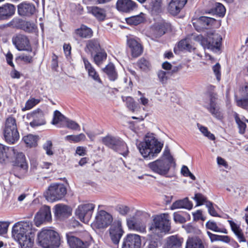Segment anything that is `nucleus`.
<instances>
[{
  "label": "nucleus",
  "instance_id": "47",
  "mask_svg": "<svg viewBox=\"0 0 248 248\" xmlns=\"http://www.w3.org/2000/svg\"><path fill=\"white\" fill-rule=\"evenodd\" d=\"M37 137L33 135H28L24 137L23 140L26 144L30 147L35 146L37 145Z\"/></svg>",
  "mask_w": 248,
  "mask_h": 248
},
{
  "label": "nucleus",
  "instance_id": "48",
  "mask_svg": "<svg viewBox=\"0 0 248 248\" xmlns=\"http://www.w3.org/2000/svg\"><path fill=\"white\" fill-rule=\"evenodd\" d=\"M66 118L64 117L59 111L55 110L54 112L53 119L52 124L54 125L58 124L62 122L65 123Z\"/></svg>",
  "mask_w": 248,
  "mask_h": 248
},
{
  "label": "nucleus",
  "instance_id": "42",
  "mask_svg": "<svg viewBox=\"0 0 248 248\" xmlns=\"http://www.w3.org/2000/svg\"><path fill=\"white\" fill-rule=\"evenodd\" d=\"M145 20L144 14L141 13L140 14L132 16L126 19V22L128 24L137 25Z\"/></svg>",
  "mask_w": 248,
  "mask_h": 248
},
{
  "label": "nucleus",
  "instance_id": "25",
  "mask_svg": "<svg viewBox=\"0 0 248 248\" xmlns=\"http://www.w3.org/2000/svg\"><path fill=\"white\" fill-rule=\"evenodd\" d=\"M16 149L13 147H7L0 143V158L5 160L7 158H13L18 153Z\"/></svg>",
  "mask_w": 248,
  "mask_h": 248
},
{
  "label": "nucleus",
  "instance_id": "4",
  "mask_svg": "<svg viewBox=\"0 0 248 248\" xmlns=\"http://www.w3.org/2000/svg\"><path fill=\"white\" fill-rule=\"evenodd\" d=\"M175 163L173 157L164 155L148 164L147 167L154 172L161 176H166Z\"/></svg>",
  "mask_w": 248,
  "mask_h": 248
},
{
  "label": "nucleus",
  "instance_id": "26",
  "mask_svg": "<svg viewBox=\"0 0 248 248\" xmlns=\"http://www.w3.org/2000/svg\"><path fill=\"white\" fill-rule=\"evenodd\" d=\"M243 96L236 98V105L243 108L248 109V83H245L241 88Z\"/></svg>",
  "mask_w": 248,
  "mask_h": 248
},
{
  "label": "nucleus",
  "instance_id": "39",
  "mask_svg": "<svg viewBox=\"0 0 248 248\" xmlns=\"http://www.w3.org/2000/svg\"><path fill=\"white\" fill-rule=\"evenodd\" d=\"M209 111L212 115L218 120H221L223 118V115L221 111L216 106L215 102L211 100L209 107H207Z\"/></svg>",
  "mask_w": 248,
  "mask_h": 248
},
{
  "label": "nucleus",
  "instance_id": "8",
  "mask_svg": "<svg viewBox=\"0 0 248 248\" xmlns=\"http://www.w3.org/2000/svg\"><path fill=\"white\" fill-rule=\"evenodd\" d=\"M85 237L81 239L73 232L66 233V237L67 243L70 248H87L90 245L92 237L87 232H84Z\"/></svg>",
  "mask_w": 248,
  "mask_h": 248
},
{
  "label": "nucleus",
  "instance_id": "45",
  "mask_svg": "<svg viewBox=\"0 0 248 248\" xmlns=\"http://www.w3.org/2000/svg\"><path fill=\"white\" fill-rule=\"evenodd\" d=\"M107 53L104 50L98 51L93 57V60L95 63L97 65H100L107 59Z\"/></svg>",
  "mask_w": 248,
  "mask_h": 248
},
{
  "label": "nucleus",
  "instance_id": "63",
  "mask_svg": "<svg viewBox=\"0 0 248 248\" xmlns=\"http://www.w3.org/2000/svg\"><path fill=\"white\" fill-rule=\"evenodd\" d=\"M9 223L7 222H1L0 221V235L6 233Z\"/></svg>",
  "mask_w": 248,
  "mask_h": 248
},
{
  "label": "nucleus",
  "instance_id": "36",
  "mask_svg": "<svg viewBox=\"0 0 248 248\" xmlns=\"http://www.w3.org/2000/svg\"><path fill=\"white\" fill-rule=\"evenodd\" d=\"M103 70L108 76V77L110 80L115 81L117 79L118 74L113 63H110L108 64L103 69Z\"/></svg>",
  "mask_w": 248,
  "mask_h": 248
},
{
  "label": "nucleus",
  "instance_id": "31",
  "mask_svg": "<svg viewBox=\"0 0 248 248\" xmlns=\"http://www.w3.org/2000/svg\"><path fill=\"white\" fill-rule=\"evenodd\" d=\"M192 207L193 204L191 202L189 201L187 198H185L174 202L171 206V209L174 210L179 208H185L190 210L192 208Z\"/></svg>",
  "mask_w": 248,
  "mask_h": 248
},
{
  "label": "nucleus",
  "instance_id": "38",
  "mask_svg": "<svg viewBox=\"0 0 248 248\" xmlns=\"http://www.w3.org/2000/svg\"><path fill=\"white\" fill-rule=\"evenodd\" d=\"M148 7L152 14L157 15L161 12L162 1L152 0L149 3Z\"/></svg>",
  "mask_w": 248,
  "mask_h": 248
},
{
  "label": "nucleus",
  "instance_id": "28",
  "mask_svg": "<svg viewBox=\"0 0 248 248\" xmlns=\"http://www.w3.org/2000/svg\"><path fill=\"white\" fill-rule=\"evenodd\" d=\"M71 214V209L67 205L57 204L54 207V215L59 219L69 216Z\"/></svg>",
  "mask_w": 248,
  "mask_h": 248
},
{
  "label": "nucleus",
  "instance_id": "46",
  "mask_svg": "<svg viewBox=\"0 0 248 248\" xmlns=\"http://www.w3.org/2000/svg\"><path fill=\"white\" fill-rule=\"evenodd\" d=\"M122 100L125 103L128 109L132 112H134L136 108V105L134 99L130 96H122Z\"/></svg>",
  "mask_w": 248,
  "mask_h": 248
},
{
  "label": "nucleus",
  "instance_id": "44",
  "mask_svg": "<svg viewBox=\"0 0 248 248\" xmlns=\"http://www.w3.org/2000/svg\"><path fill=\"white\" fill-rule=\"evenodd\" d=\"M64 140L70 142L77 143L86 140V136L83 133L77 135H68L65 137Z\"/></svg>",
  "mask_w": 248,
  "mask_h": 248
},
{
  "label": "nucleus",
  "instance_id": "58",
  "mask_svg": "<svg viewBox=\"0 0 248 248\" xmlns=\"http://www.w3.org/2000/svg\"><path fill=\"white\" fill-rule=\"evenodd\" d=\"M205 206L208 209L209 214L213 217H219L215 209L214 208L213 203L210 202H206Z\"/></svg>",
  "mask_w": 248,
  "mask_h": 248
},
{
  "label": "nucleus",
  "instance_id": "17",
  "mask_svg": "<svg viewBox=\"0 0 248 248\" xmlns=\"http://www.w3.org/2000/svg\"><path fill=\"white\" fill-rule=\"evenodd\" d=\"M141 237L135 233H129L124 238L122 248H141Z\"/></svg>",
  "mask_w": 248,
  "mask_h": 248
},
{
  "label": "nucleus",
  "instance_id": "21",
  "mask_svg": "<svg viewBox=\"0 0 248 248\" xmlns=\"http://www.w3.org/2000/svg\"><path fill=\"white\" fill-rule=\"evenodd\" d=\"M15 11L16 7L12 4L6 3L0 6V20L10 18L15 14Z\"/></svg>",
  "mask_w": 248,
  "mask_h": 248
},
{
  "label": "nucleus",
  "instance_id": "52",
  "mask_svg": "<svg viewBox=\"0 0 248 248\" xmlns=\"http://www.w3.org/2000/svg\"><path fill=\"white\" fill-rule=\"evenodd\" d=\"M21 29L28 32H33L35 31L36 26L33 23L24 21Z\"/></svg>",
  "mask_w": 248,
  "mask_h": 248
},
{
  "label": "nucleus",
  "instance_id": "34",
  "mask_svg": "<svg viewBox=\"0 0 248 248\" xmlns=\"http://www.w3.org/2000/svg\"><path fill=\"white\" fill-rule=\"evenodd\" d=\"M197 22L201 25V28L208 29L214 25L217 20L212 17L203 16L198 19Z\"/></svg>",
  "mask_w": 248,
  "mask_h": 248
},
{
  "label": "nucleus",
  "instance_id": "50",
  "mask_svg": "<svg viewBox=\"0 0 248 248\" xmlns=\"http://www.w3.org/2000/svg\"><path fill=\"white\" fill-rule=\"evenodd\" d=\"M193 199L196 202V206H200L203 204H205L206 202H210L207 201L206 198L201 193H196L195 194Z\"/></svg>",
  "mask_w": 248,
  "mask_h": 248
},
{
  "label": "nucleus",
  "instance_id": "23",
  "mask_svg": "<svg viewBox=\"0 0 248 248\" xmlns=\"http://www.w3.org/2000/svg\"><path fill=\"white\" fill-rule=\"evenodd\" d=\"M116 6L118 11L127 13L134 10L136 4L131 0H118Z\"/></svg>",
  "mask_w": 248,
  "mask_h": 248
},
{
  "label": "nucleus",
  "instance_id": "62",
  "mask_svg": "<svg viewBox=\"0 0 248 248\" xmlns=\"http://www.w3.org/2000/svg\"><path fill=\"white\" fill-rule=\"evenodd\" d=\"M138 93L140 95V98L138 99L140 103L145 107H147L149 104V99L145 97L140 91H138Z\"/></svg>",
  "mask_w": 248,
  "mask_h": 248
},
{
  "label": "nucleus",
  "instance_id": "51",
  "mask_svg": "<svg viewBox=\"0 0 248 248\" xmlns=\"http://www.w3.org/2000/svg\"><path fill=\"white\" fill-rule=\"evenodd\" d=\"M34 55V53H33V55L23 53L18 56L16 60H20L26 64L31 63L33 62V57Z\"/></svg>",
  "mask_w": 248,
  "mask_h": 248
},
{
  "label": "nucleus",
  "instance_id": "53",
  "mask_svg": "<svg viewBox=\"0 0 248 248\" xmlns=\"http://www.w3.org/2000/svg\"><path fill=\"white\" fill-rule=\"evenodd\" d=\"M66 126L71 129L79 131L80 127L79 125L76 122L69 119H65Z\"/></svg>",
  "mask_w": 248,
  "mask_h": 248
},
{
  "label": "nucleus",
  "instance_id": "30",
  "mask_svg": "<svg viewBox=\"0 0 248 248\" xmlns=\"http://www.w3.org/2000/svg\"><path fill=\"white\" fill-rule=\"evenodd\" d=\"M101 50L99 42L97 39L88 40L86 43L85 51L91 54L96 53Z\"/></svg>",
  "mask_w": 248,
  "mask_h": 248
},
{
  "label": "nucleus",
  "instance_id": "60",
  "mask_svg": "<svg viewBox=\"0 0 248 248\" xmlns=\"http://www.w3.org/2000/svg\"><path fill=\"white\" fill-rule=\"evenodd\" d=\"M24 21L20 18H14L11 21V25L15 28L17 29H22Z\"/></svg>",
  "mask_w": 248,
  "mask_h": 248
},
{
  "label": "nucleus",
  "instance_id": "3",
  "mask_svg": "<svg viewBox=\"0 0 248 248\" xmlns=\"http://www.w3.org/2000/svg\"><path fill=\"white\" fill-rule=\"evenodd\" d=\"M37 243L43 248H58L61 245L60 236L53 230L43 229L38 233Z\"/></svg>",
  "mask_w": 248,
  "mask_h": 248
},
{
  "label": "nucleus",
  "instance_id": "13",
  "mask_svg": "<svg viewBox=\"0 0 248 248\" xmlns=\"http://www.w3.org/2000/svg\"><path fill=\"white\" fill-rule=\"evenodd\" d=\"M12 42L19 51H32V47L28 37L22 34H16L12 38Z\"/></svg>",
  "mask_w": 248,
  "mask_h": 248
},
{
  "label": "nucleus",
  "instance_id": "16",
  "mask_svg": "<svg viewBox=\"0 0 248 248\" xmlns=\"http://www.w3.org/2000/svg\"><path fill=\"white\" fill-rule=\"evenodd\" d=\"M36 11V7L32 3L24 1L17 5V13L23 17H30L35 14Z\"/></svg>",
  "mask_w": 248,
  "mask_h": 248
},
{
  "label": "nucleus",
  "instance_id": "7",
  "mask_svg": "<svg viewBox=\"0 0 248 248\" xmlns=\"http://www.w3.org/2000/svg\"><path fill=\"white\" fill-rule=\"evenodd\" d=\"M67 193L65 186L62 184H52L44 192L46 200L50 202H54L62 199Z\"/></svg>",
  "mask_w": 248,
  "mask_h": 248
},
{
  "label": "nucleus",
  "instance_id": "15",
  "mask_svg": "<svg viewBox=\"0 0 248 248\" xmlns=\"http://www.w3.org/2000/svg\"><path fill=\"white\" fill-rule=\"evenodd\" d=\"M51 218L50 207L47 205H44L35 215L34 219V223L36 226L39 227L44 222L50 221Z\"/></svg>",
  "mask_w": 248,
  "mask_h": 248
},
{
  "label": "nucleus",
  "instance_id": "43",
  "mask_svg": "<svg viewBox=\"0 0 248 248\" xmlns=\"http://www.w3.org/2000/svg\"><path fill=\"white\" fill-rule=\"evenodd\" d=\"M212 12L219 17H223L225 14L226 9L222 4L216 2L212 9Z\"/></svg>",
  "mask_w": 248,
  "mask_h": 248
},
{
  "label": "nucleus",
  "instance_id": "54",
  "mask_svg": "<svg viewBox=\"0 0 248 248\" xmlns=\"http://www.w3.org/2000/svg\"><path fill=\"white\" fill-rule=\"evenodd\" d=\"M139 67L143 71H148L150 67V64L148 61L144 58L140 59L138 62Z\"/></svg>",
  "mask_w": 248,
  "mask_h": 248
},
{
  "label": "nucleus",
  "instance_id": "10",
  "mask_svg": "<svg viewBox=\"0 0 248 248\" xmlns=\"http://www.w3.org/2000/svg\"><path fill=\"white\" fill-rule=\"evenodd\" d=\"M170 229L169 217L168 214H163L156 216L154 219V223L150 227V230L155 233L159 232H168Z\"/></svg>",
  "mask_w": 248,
  "mask_h": 248
},
{
  "label": "nucleus",
  "instance_id": "40",
  "mask_svg": "<svg viewBox=\"0 0 248 248\" xmlns=\"http://www.w3.org/2000/svg\"><path fill=\"white\" fill-rule=\"evenodd\" d=\"M178 48L181 51H187L191 52L194 48L191 44L190 40L186 38L181 40L178 44Z\"/></svg>",
  "mask_w": 248,
  "mask_h": 248
},
{
  "label": "nucleus",
  "instance_id": "41",
  "mask_svg": "<svg viewBox=\"0 0 248 248\" xmlns=\"http://www.w3.org/2000/svg\"><path fill=\"white\" fill-rule=\"evenodd\" d=\"M207 229L210 230L213 232H221L225 234L228 233L227 230L224 228H219L216 222L214 221H208L205 224Z\"/></svg>",
  "mask_w": 248,
  "mask_h": 248
},
{
  "label": "nucleus",
  "instance_id": "24",
  "mask_svg": "<svg viewBox=\"0 0 248 248\" xmlns=\"http://www.w3.org/2000/svg\"><path fill=\"white\" fill-rule=\"evenodd\" d=\"M127 224L128 228L131 230L140 232H145V225L135 217L127 219Z\"/></svg>",
  "mask_w": 248,
  "mask_h": 248
},
{
  "label": "nucleus",
  "instance_id": "49",
  "mask_svg": "<svg viewBox=\"0 0 248 248\" xmlns=\"http://www.w3.org/2000/svg\"><path fill=\"white\" fill-rule=\"evenodd\" d=\"M197 126L200 132L205 137L211 140L215 139V136L208 131V128L201 124L197 123Z\"/></svg>",
  "mask_w": 248,
  "mask_h": 248
},
{
  "label": "nucleus",
  "instance_id": "14",
  "mask_svg": "<svg viewBox=\"0 0 248 248\" xmlns=\"http://www.w3.org/2000/svg\"><path fill=\"white\" fill-rule=\"evenodd\" d=\"M112 216L104 210H99L96 213L93 224L98 229L104 228L112 223Z\"/></svg>",
  "mask_w": 248,
  "mask_h": 248
},
{
  "label": "nucleus",
  "instance_id": "37",
  "mask_svg": "<svg viewBox=\"0 0 248 248\" xmlns=\"http://www.w3.org/2000/svg\"><path fill=\"white\" fill-rule=\"evenodd\" d=\"M183 241L182 238L178 237L176 235H172L168 238V248H181Z\"/></svg>",
  "mask_w": 248,
  "mask_h": 248
},
{
  "label": "nucleus",
  "instance_id": "12",
  "mask_svg": "<svg viewBox=\"0 0 248 248\" xmlns=\"http://www.w3.org/2000/svg\"><path fill=\"white\" fill-rule=\"evenodd\" d=\"M95 205L92 203L82 204L76 210V215L80 220L88 223L91 218Z\"/></svg>",
  "mask_w": 248,
  "mask_h": 248
},
{
  "label": "nucleus",
  "instance_id": "33",
  "mask_svg": "<svg viewBox=\"0 0 248 248\" xmlns=\"http://www.w3.org/2000/svg\"><path fill=\"white\" fill-rule=\"evenodd\" d=\"M75 32L77 35L83 38H89L92 37L93 35L92 30L84 25L76 29Z\"/></svg>",
  "mask_w": 248,
  "mask_h": 248
},
{
  "label": "nucleus",
  "instance_id": "1",
  "mask_svg": "<svg viewBox=\"0 0 248 248\" xmlns=\"http://www.w3.org/2000/svg\"><path fill=\"white\" fill-rule=\"evenodd\" d=\"M32 224L30 221H19L13 226L12 235L21 248H31L34 235L31 232Z\"/></svg>",
  "mask_w": 248,
  "mask_h": 248
},
{
  "label": "nucleus",
  "instance_id": "56",
  "mask_svg": "<svg viewBox=\"0 0 248 248\" xmlns=\"http://www.w3.org/2000/svg\"><path fill=\"white\" fill-rule=\"evenodd\" d=\"M40 102V100L38 99H36L34 98H31L28 100L25 104V107L24 108H23V110H29L32 108L34 106L38 104Z\"/></svg>",
  "mask_w": 248,
  "mask_h": 248
},
{
  "label": "nucleus",
  "instance_id": "59",
  "mask_svg": "<svg viewBox=\"0 0 248 248\" xmlns=\"http://www.w3.org/2000/svg\"><path fill=\"white\" fill-rule=\"evenodd\" d=\"M116 209L117 211L122 215L127 214L130 211V208L128 206L123 204L118 205Z\"/></svg>",
  "mask_w": 248,
  "mask_h": 248
},
{
  "label": "nucleus",
  "instance_id": "64",
  "mask_svg": "<svg viewBox=\"0 0 248 248\" xmlns=\"http://www.w3.org/2000/svg\"><path fill=\"white\" fill-rule=\"evenodd\" d=\"M173 219L175 222L180 223H183L186 221L185 218L180 214L174 213L173 214Z\"/></svg>",
  "mask_w": 248,
  "mask_h": 248
},
{
  "label": "nucleus",
  "instance_id": "57",
  "mask_svg": "<svg viewBox=\"0 0 248 248\" xmlns=\"http://www.w3.org/2000/svg\"><path fill=\"white\" fill-rule=\"evenodd\" d=\"M212 70L218 82L221 79V67L218 63H217L212 67Z\"/></svg>",
  "mask_w": 248,
  "mask_h": 248
},
{
  "label": "nucleus",
  "instance_id": "2",
  "mask_svg": "<svg viewBox=\"0 0 248 248\" xmlns=\"http://www.w3.org/2000/svg\"><path fill=\"white\" fill-rule=\"evenodd\" d=\"M163 144L152 135H147L143 141L137 144V147L144 159H153L161 152Z\"/></svg>",
  "mask_w": 248,
  "mask_h": 248
},
{
  "label": "nucleus",
  "instance_id": "20",
  "mask_svg": "<svg viewBox=\"0 0 248 248\" xmlns=\"http://www.w3.org/2000/svg\"><path fill=\"white\" fill-rule=\"evenodd\" d=\"M127 44L130 49L133 57H138L141 54L143 51L142 47L136 39L132 37L127 38Z\"/></svg>",
  "mask_w": 248,
  "mask_h": 248
},
{
  "label": "nucleus",
  "instance_id": "5",
  "mask_svg": "<svg viewBox=\"0 0 248 248\" xmlns=\"http://www.w3.org/2000/svg\"><path fill=\"white\" fill-rule=\"evenodd\" d=\"M103 143L114 151L126 157L129 151L125 142L121 138L111 135L103 137L102 140Z\"/></svg>",
  "mask_w": 248,
  "mask_h": 248
},
{
  "label": "nucleus",
  "instance_id": "55",
  "mask_svg": "<svg viewBox=\"0 0 248 248\" xmlns=\"http://www.w3.org/2000/svg\"><path fill=\"white\" fill-rule=\"evenodd\" d=\"M52 142L51 140H47L43 145V148L46 151V154L48 155L53 154L52 151Z\"/></svg>",
  "mask_w": 248,
  "mask_h": 248
},
{
  "label": "nucleus",
  "instance_id": "35",
  "mask_svg": "<svg viewBox=\"0 0 248 248\" xmlns=\"http://www.w3.org/2000/svg\"><path fill=\"white\" fill-rule=\"evenodd\" d=\"M235 121L239 129V133L244 134L245 132H248V120L245 118L240 119L237 113L234 114Z\"/></svg>",
  "mask_w": 248,
  "mask_h": 248
},
{
  "label": "nucleus",
  "instance_id": "11",
  "mask_svg": "<svg viewBox=\"0 0 248 248\" xmlns=\"http://www.w3.org/2000/svg\"><path fill=\"white\" fill-rule=\"evenodd\" d=\"M15 165L14 168L15 175L19 178L24 177L28 171V166L24 155L21 152H18L16 155Z\"/></svg>",
  "mask_w": 248,
  "mask_h": 248
},
{
  "label": "nucleus",
  "instance_id": "9",
  "mask_svg": "<svg viewBox=\"0 0 248 248\" xmlns=\"http://www.w3.org/2000/svg\"><path fill=\"white\" fill-rule=\"evenodd\" d=\"M4 136L5 140L12 144L14 143L19 139V135L15 118L8 117L6 119L4 129Z\"/></svg>",
  "mask_w": 248,
  "mask_h": 248
},
{
  "label": "nucleus",
  "instance_id": "18",
  "mask_svg": "<svg viewBox=\"0 0 248 248\" xmlns=\"http://www.w3.org/2000/svg\"><path fill=\"white\" fill-rule=\"evenodd\" d=\"M171 30L170 23L162 20L155 23L153 26V35L156 38H160Z\"/></svg>",
  "mask_w": 248,
  "mask_h": 248
},
{
  "label": "nucleus",
  "instance_id": "6",
  "mask_svg": "<svg viewBox=\"0 0 248 248\" xmlns=\"http://www.w3.org/2000/svg\"><path fill=\"white\" fill-rule=\"evenodd\" d=\"M195 40L198 41L204 48L214 50H219L222 37L219 34L213 32L208 34L206 38H204L202 35H199L196 37Z\"/></svg>",
  "mask_w": 248,
  "mask_h": 248
},
{
  "label": "nucleus",
  "instance_id": "32",
  "mask_svg": "<svg viewBox=\"0 0 248 248\" xmlns=\"http://www.w3.org/2000/svg\"><path fill=\"white\" fill-rule=\"evenodd\" d=\"M88 11L100 21L105 20L106 17V10L97 6L88 7Z\"/></svg>",
  "mask_w": 248,
  "mask_h": 248
},
{
  "label": "nucleus",
  "instance_id": "19",
  "mask_svg": "<svg viewBox=\"0 0 248 248\" xmlns=\"http://www.w3.org/2000/svg\"><path fill=\"white\" fill-rule=\"evenodd\" d=\"M109 231L110 237L112 242L114 244H118L124 233L121 222L119 221L114 222Z\"/></svg>",
  "mask_w": 248,
  "mask_h": 248
},
{
  "label": "nucleus",
  "instance_id": "61",
  "mask_svg": "<svg viewBox=\"0 0 248 248\" xmlns=\"http://www.w3.org/2000/svg\"><path fill=\"white\" fill-rule=\"evenodd\" d=\"M167 74L168 73L162 70H160L158 72L157 76L159 80L162 84L165 83L167 80Z\"/></svg>",
  "mask_w": 248,
  "mask_h": 248
},
{
  "label": "nucleus",
  "instance_id": "27",
  "mask_svg": "<svg viewBox=\"0 0 248 248\" xmlns=\"http://www.w3.org/2000/svg\"><path fill=\"white\" fill-rule=\"evenodd\" d=\"M82 59L85 68L88 72L89 77L91 78L95 81L99 83H102V81L99 77V74L91 63L86 58H83Z\"/></svg>",
  "mask_w": 248,
  "mask_h": 248
},
{
  "label": "nucleus",
  "instance_id": "29",
  "mask_svg": "<svg viewBox=\"0 0 248 248\" xmlns=\"http://www.w3.org/2000/svg\"><path fill=\"white\" fill-rule=\"evenodd\" d=\"M185 248H205L203 241L199 237H189L186 242Z\"/></svg>",
  "mask_w": 248,
  "mask_h": 248
},
{
  "label": "nucleus",
  "instance_id": "22",
  "mask_svg": "<svg viewBox=\"0 0 248 248\" xmlns=\"http://www.w3.org/2000/svg\"><path fill=\"white\" fill-rule=\"evenodd\" d=\"M187 2V0H171L168 5V10L172 15L178 14Z\"/></svg>",
  "mask_w": 248,
  "mask_h": 248
}]
</instances>
